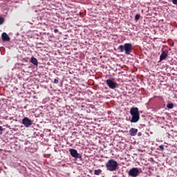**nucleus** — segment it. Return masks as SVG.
I'll list each match as a JSON object with an SVG mask.
<instances>
[{"label": "nucleus", "mask_w": 177, "mask_h": 177, "mask_svg": "<svg viewBox=\"0 0 177 177\" xmlns=\"http://www.w3.org/2000/svg\"><path fill=\"white\" fill-rule=\"evenodd\" d=\"M106 168L107 171H110L111 172L117 171V169L118 168V162L113 159L109 160L106 163Z\"/></svg>", "instance_id": "nucleus-2"}, {"label": "nucleus", "mask_w": 177, "mask_h": 177, "mask_svg": "<svg viewBox=\"0 0 177 177\" xmlns=\"http://www.w3.org/2000/svg\"><path fill=\"white\" fill-rule=\"evenodd\" d=\"M3 23H5V19H3L2 17H0V26L3 24Z\"/></svg>", "instance_id": "nucleus-15"}, {"label": "nucleus", "mask_w": 177, "mask_h": 177, "mask_svg": "<svg viewBox=\"0 0 177 177\" xmlns=\"http://www.w3.org/2000/svg\"><path fill=\"white\" fill-rule=\"evenodd\" d=\"M130 114L131 115V118L129 119L130 122L136 123L140 120V113H139V109H138V107L131 108Z\"/></svg>", "instance_id": "nucleus-1"}, {"label": "nucleus", "mask_w": 177, "mask_h": 177, "mask_svg": "<svg viewBox=\"0 0 177 177\" xmlns=\"http://www.w3.org/2000/svg\"><path fill=\"white\" fill-rule=\"evenodd\" d=\"M129 132L131 136H136V135L138 134V129L131 128Z\"/></svg>", "instance_id": "nucleus-9"}, {"label": "nucleus", "mask_w": 177, "mask_h": 177, "mask_svg": "<svg viewBox=\"0 0 177 177\" xmlns=\"http://www.w3.org/2000/svg\"><path fill=\"white\" fill-rule=\"evenodd\" d=\"M106 82L109 88H110L111 89H115V88H117L118 85L117 83L114 82L113 80L110 79L106 80Z\"/></svg>", "instance_id": "nucleus-7"}, {"label": "nucleus", "mask_w": 177, "mask_h": 177, "mask_svg": "<svg viewBox=\"0 0 177 177\" xmlns=\"http://www.w3.org/2000/svg\"><path fill=\"white\" fill-rule=\"evenodd\" d=\"M139 19H140V14H137L135 16V21H139Z\"/></svg>", "instance_id": "nucleus-14"}, {"label": "nucleus", "mask_w": 177, "mask_h": 177, "mask_svg": "<svg viewBox=\"0 0 177 177\" xmlns=\"http://www.w3.org/2000/svg\"><path fill=\"white\" fill-rule=\"evenodd\" d=\"M1 39L3 42H9V41H10V37L6 32H3L1 34Z\"/></svg>", "instance_id": "nucleus-8"}, {"label": "nucleus", "mask_w": 177, "mask_h": 177, "mask_svg": "<svg viewBox=\"0 0 177 177\" xmlns=\"http://www.w3.org/2000/svg\"><path fill=\"white\" fill-rule=\"evenodd\" d=\"M118 49L120 52H125L126 55H131L132 52V44L126 43L124 45H120Z\"/></svg>", "instance_id": "nucleus-3"}, {"label": "nucleus", "mask_w": 177, "mask_h": 177, "mask_svg": "<svg viewBox=\"0 0 177 177\" xmlns=\"http://www.w3.org/2000/svg\"><path fill=\"white\" fill-rule=\"evenodd\" d=\"M102 172V169H99L94 171V175H100V173Z\"/></svg>", "instance_id": "nucleus-12"}, {"label": "nucleus", "mask_w": 177, "mask_h": 177, "mask_svg": "<svg viewBox=\"0 0 177 177\" xmlns=\"http://www.w3.org/2000/svg\"><path fill=\"white\" fill-rule=\"evenodd\" d=\"M30 62L34 64V66H38V59H37V58L32 57L30 59Z\"/></svg>", "instance_id": "nucleus-11"}, {"label": "nucleus", "mask_w": 177, "mask_h": 177, "mask_svg": "<svg viewBox=\"0 0 177 177\" xmlns=\"http://www.w3.org/2000/svg\"><path fill=\"white\" fill-rule=\"evenodd\" d=\"M142 135V132H138V136H140Z\"/></svg>", "instance_id": "nucleus-21"}, {"label": "nucleus", "mask_w": 177, "mask_h": 177, "mask_svg": "<svg viewBox=\"0 0 177 177\" xmlns=\"http://www.w3.org/2000/svg\"><path fill=\"white\" fill-rule=\"evenodd\" d=\"M167 56H168V54L167 53H165V51H162L160 56V62H162V60H165V59H167Z\"/></svg>", "instance_id": "nucleus-10"}, {"label": "nucleus", "mask_w": 177, "mask_h": 177, "mask_svg": "<svg viewBox=\"0 0 177 177\" xmlns=\"http://www.w3.org/2000/svg\"><path fill=\"white\" fill-rule=\"evenodd\" d=\"M3 132V129L2 128V126H0V135H2Z\"/></svg>", "instance_id": "nucleus-17"}, {"label": "nucleus", "mask_w": 177, "mask_h": 177, "mask_svg": "<svg viewBox=\"0 0 177 177\" xmlns=\"http://www.w3.org/2000/svg\"><path fill=\"white\" fill-rule=\"evenodd\" d=\"M54 32H59V30L55 29V30H54Z\"/></svg>", "instance_id": "nucleus-20"}, {"label": "nucleus", "mask_w": 177, "mask_h": 177, "mask_svg": "<svg viewBox=\"0 0 177 177\" xmlns=\"http://www.w3.org/2000/svg\"><path fill=\"white\" fill-rule=\"evenodd\" d=\"M54 84H59V80L55 79L54 80Z\"/></svg>", "instance_id": "nucleus-18"}, {"label": "nucleus", "mask_w": 177, "mask_h": 177, "mask_svg": "<svg viewBox=\"0 0 177 177\" xmlns=\"http://www.w3.org/2000/svg\"><path fill=\"white\" fill-rule=\"evenodd\" d=\"M159 149L160 150H161L162 151H164V145H161L159 146Z\"/></svg>", "instance_id": "nucleus-16"}, {"label": "nucleus", "mask_w": 177, "mask_h": 177, "mask_svg": "<svg viewBox=\"0 0 177 177\" xmlns=\"http://www.w3.org/2000/svg\"><path fill=\"white\" fill-rule=\"evenodd\" d=\"M167 107L169 109H174V104L173 103H168L167 104Z\"/></svg>", "instance_id": "nucleus-13"}, {"label": "nucleus", "mask_w": 177, "mask_h": 177, "mask_svg": "<svg viewBox=\"0 0 177 177\" xmlns=\"http://www.w3.org/2000/svg\"><path fill=\"white\" fill-rule=\"evenodd\" d=\"M172 3H174V5H177V0H172Z\"/></svg>", "instance_id": "nucleus-19"}, {"label": "nucleus", "mask_w": 177, "mask_h": 177, "mask_svg": "<svg viewBox=\"0 0 177 177\" xmlns=\"http://www.w3.org/2000/svg\"><path fill=\"white\" fill-rule=\"evenodd\" d=\"M139 175V169L136 167H133L129 171V176L131 177H136Z\"/></svg>", "instance_id": "nucleus-5"}, {"label": "nucleus", "mask_w": 177, "mask_h": 177, "mask_svg": "<svg viewBox=\"0 0 177 177\" xmlns=\"http://www.w3.org/2000/svg\"><path fill=\"white\" fill-rule=\"evenodd\" d=\"M22 124L26 128H29V127H31L32 125V120H30V118H24V119H22Z\"/></svg>", "instance_id": "nucleus-6"}, {"label": "nucleus", "mask_w": 177, "mask_h": 177, "mask_svg": "<svg viewBox=\"0 0 177 177\" xmlns=\"http://www.w3.org/2000/svg\"><path fill=\"white\" fill-rule=\"evenodd\" d=\"M70 154L73 157V158H82V156L75 149H69Z\"/></svg>", "instance_id": "nucleus-4"}]
</instances>
